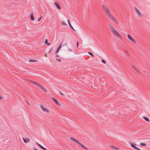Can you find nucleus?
<instances>
[{"label": "nucleus", "instance_id": "nucleus-1", "mask_svg": "<svg viewBox=\"0 0 150 150\" xmlns=\"http://www.w3.org/2000/svg\"><path fill=\"white\" fill-rule=\"evenodd\" d=\"M102 8L103 11L106 13L107 15L111 20L114 21L117 24H118V23L115 18H114L113 15L110 13V10L107 6L103 5L102 6Z\"/></svg>", "mask_w": 150, "mask_h": 150}, {"label": "nucleus", "instance_id": "nucleus-2", "mask_svg": "<svg viewBox=\"0 0 150 150\" xmlns=\"http://www.w3.org/2000/svg\"><path fill=\"white\" fill-rule=\"evenodd\" d=\"M30 81L32 83L34 84L35 85L38 86V87H39L41 89H42V90L45 91V92H47V91L41 85H40L39 83L35 82V81H32V80H30Z\"/></svg>", "mask_w": 150, "mask_h": 150}, {"label": "nucleus", "instance_id": "nucleus-3", "mask_svg": "<svg viewBox=\"0 0 150 150\" xmlns=\"http://www.w3.org/2000/svg\"><path fill=\"white\" fill-rule=\"evenodd\" d=\"M112 32L115 35L117 36L120 38H121V35L119 33H118L115 30L112 31Z\"/></svg>", "mask_w": 150, "mask_h": 150}, {"label": "nucleus", "instance_id": "nucleus-4", "mask_svg": "<svg viewBox=\"0 0 150 150\" xmlns=\"http://www.w3.org/2000/svg\"><path fill=\"white\" fill-rule=\"evenodd\" d=\"M112 32L115 35L117 36L120 38H121V35L119 33H118L115 30L112 31Z\"/></svg>", "mask_w": 150, "mask_h": 150}, {"label": "nucleus", "instance_id": "nucleus-5", "mask_svg": "<svg viewBox=\"0 0 150 150\" xmlns=\"http://www.w3.org/2000/svg\"><path fill=\"white\" fill-rule=\"evenodd\" d=\"M40 107L42 109V110L44 111L45 112H48L49 111V110L47 108H45L43 105H40Z\"/></svg>", "mask_w": 150, "mask_h": 150}, {"label": "nucleus", "instance_id": "nucleus-6", "mask_svg": "<svg viewBox=\"0 0 150 150\" xmlns=\"http://www.w3.org/2000/svg\"><path fill=\"white\" fill-rule=\"evenodd\" d=\"M127 37L129 39L132 41L133 42L135 43V40L129 34H127Z\"/></svg>", "mask_w": 150, "mask_h": 150}, {"label": "nucleus", "instance_id": "nucleus-7", "mask_svg": "<svg viewBox=\"0 0 150 150\" xmlns=\"http://www.w3.org/2000/svg\"><path fill=\"white\" fill-rule=\"evenodd\" d=\"M51 99L56 103L57 105L59 106H60L61 105V104L58 102L56 99L53 97H52Z\"/></svg>", "mask_w": 150, "mask_h": 150}, {"label": "nucleus", "instance_id": "nucleus-8", "mask_svg": "<svg viewBox=\"0 0 150 150\" xmlns=\"http://www.w3.org/2000/svg\"><path fill=\"white\" fill-rule=\"evenodd\" d=\"M54 4L58 9L59 10L61 9V7L59 4L57 3V2H55Z\"/></svg>", "mask_w": 150, "mask_h": 150}, {"label": "nucleus", "instance_id": "nucleus-9", "mask_svg": "<svg viewBox=\"0 0 150 150\" xmlns=\"http://www.w3.org/2000/svg\"><path fill=\"white\" fill-rule=\"evenodd\" d=\"M30 18H31V21H34L35 20V18H34V17L33 15V12H31V13Z\"/></svg>", "mask_w": 150, "mask_h": 150}, {"label": "nucleus", "instance_id": "nucleus-10", "mask_svg": "<svg viewBox=\"0 0 150 150\" xmlns=\"http://www.w3.org/2000/svg\"><path fill=\"white\" fill-rule=\"evenodd\" d=\"M79 145L82 147V148H83L85 150H88V148H87V147L84 146L81 143H80L79 144Z\"/></svg>", "mask_w": 150, "mask_h": 150}, {"label": "nucleus", "instance_id": "nucleus-11", "mask_svg": "<svg viewBox=\"0 0 150 150\" xmlns=\"http://www.w3.org/2000/svg\"><path fill=\"white\" fill-rule=\"evenodd\" d=\"M67 21H68V22L69 25V27H70V28L71 29H72V30H74V28H73L72 27V26L71 25V24L70 23V21L69 20H68Z\"/></svg>", "mask_w": 150, "mask_h": 150}, {"label": "nucleus", "instance_id": "nucleus-12", "mask_svg": "<svg viewBox=\"0 0 150 150\" xmlns=\"http://www.w3.org/2000/svg\"><path fill=\"white\" fill-rule=\"evenodd\" d=\"M110 148L115 150H118L119 149L118 148L115 147L113 145H110Z\"/></svg>", "mask_w": 150, "mask_h": 150}, {"label": "nucleus", "instance_id": "nucleus-13", "mask_svg": "<svg viewBox=\"0 0 150 150\" xmlns=\"http://www.w3.org/2000/svg\"><path fill=\"white\" fill-rule=\"evenodd\" d=\"M130 145H131V146L132 147H133V148H134V149H136L137 147L135 146H134V145H136V144H134V143H132V142H130Z\"/></svg>", "mask_w": 150, "mask_h": 150}, {"label": "nucleus", "instance_id": "nucleus-14", "mask_svg": "<svg viewBox=\"0 0 150 150\" xmlns=\"http://www.w3.org/2000/svg\"><path fill=\"white\" fill-rule=\"evenodd\" d=\"M136 11L137 13L139 15V16H142L141 13L140 12V11L138 9H136Z\"/></svg>", "mask_w": 150, "mask_h": 150}, {"label": "nucleus", "instance_id": "nucleus-15", "mask_svg": "<svg viewBox=\"0 0 150 150\" xmlns=\"http://www.w3.org/2000/svg\"><path fill=\"white\" fill-rule=\"evenodd\" d=\"M37 61V60L35 59H30L29 60V62H35Z\"/></svg>", "mask_w": 150, "mask_h": 150}, {"label": "nucleus", "instance_id": "nucleus-16", "mask_svg": "<svg viewBox=\"0 0 150 150\" xmlns=\"http://www.w3.org/2000/svg\"><path fill=\"white\" fill-rule=\"evenodd\" d=\"M143 118L147 122H149V120L148 118H147L146 117H143Z\"/></svg>", "mask_w": 150, "mask_h": 150}, {"label": "nucleus", "instance_id": "nucleus-17", "mask_svg": "<svg viewBox=\"0 0 150 150\" xmlns=\"http://www.w3.org/2000/svg\"><path fill=\"white\" fill-rule=\"evenodd\" d=\"M39 146L42 149L44 150H47V149L44 147H43L40 144L39 145Z\"/></svg>", "mask_w": 150, "mask_h": 150}, {"label": "nucleus", "instance_id": "nucleus-18", "mask_svg": "<svg viewBox=\"0 0 150 150\" xmlns=\"http://www.w3.org/2000/svg\"><path fill=\"white\" fill-rule=\"evenodd\" d=\"M132 67L134 69V70L137 72L138 73L137 70V69L135 67H134V65H132Z\"/></svg>", "mask_w": 150, "mask_h": 150}, {"label": "nucleus", "instance_id": "nucleus-19", "mask_svg": "<svg viewBox=\"0 0 150 150\" xmlns=\"http://www.w3.org/2000/svg\"><path fill=\"white\" fill-rule=\"evenodd\" d=\"M110 29L112 30V32L114 30H115L114 29L113 27L112 26V25H110Z\"/></svg>", "mask_w": 150, "mask_h": 150}, {"label": "nucleus", "instance_id": "nucleus-20", "mask_svg": "<svg viewBox=\"0 0 150 150\" xmlns=\"http://www.w3.org/2000/svg\"><path fill=\"white\" fill-rule=\"evenodd\" d=\"M88 54L89 55H91L92 57H94L93 54L92 53H91V52H88Z\"/></svg>", "mask_w": 150, "mask_h": 150}, {"label": "nucleus", "instance_id": "nucleus-21", "mask_svg": "<svg viewBox=\"0 0 150 150\" xmlns=\"http://www.w3.org/2000/svg\"><path fill=\"white\" fill-rule=\"evenodd\" d=\"M140 145L142 146H146V144L144 143H141Z\"/></svg>", "mask_w": 150, "mask_h": 150}, {"label": "nucleus", "instance_id": "nucleus-22", "mask_svg": "<svg viewBox=\"0 0 150 150\" xmlns=\"http://www.w3.org/2000/svg\"><path fill=\"white\" fill-rule=\"evenodd\" d=\"M62 43H61V44L59 45V46L58 48V49H59V50H60V49L62 47Z\"/></svg>", "mask_w": 150, "mask_h": 150}, {"label": "nucleus", "instance_id": "nucleus-23", "mask_svg": "<svg viewBox=\"0 0 150 150\" xmlns=\"http://www.w3.org/2000/svg\"><path fill=\"white\" fill-rule=\"evenodd\" d=\"M62 25H67V24L66 23L64 22H63V21L62 22Z\"/></svg>", "mask_w": 150, "mask_h": 150}, {"label": "nucleus", "instance_id": "nucleus-24", "mask_svg": "<svg viewBox=\"0 0 150 150\" xmlns=\"http://www.w3.org/2000/svg\"><path fill=\"white\" fill-rule=\"evenodd\" d=\"M53 50V48H52L49 51V53H50Z\"/></svg>", "mask_w": 150, "mask_h": 150}, {"label": "nucleus", "instance_id": "nucleus-25", "mask_svg": "<svg viewBox=\"0 0 150 150\" xmlns=\"http://www.w3.org/2000/svg\"><path fill=\"white\" fill-rule=\"evenodd\" d=\"M101 61H102V62L103 63H105H105H105V60H104V59H101Z\"/></svg>", "mask_w": 150, "mask_h": 150}, {"label": "nucleus", "instance_id": "nucleus-26", "mask_svg": "<svg viewBox=\"0 0 150 150\" xmlns=\"http://www.w3.org/2000/svg\"><path fill=\"white\" fill-rule=\"evenodd\" d=\"M23 141L25 143H26L27 142L26 139H25L24 138H23Z\"/></svg>", "mask_w": 150, "mask_h": 150}, {"label": "nucleus", "instance_id": "nucleus-27", "mask_svg": "<svg viewBox=\"0 0 150 150\" xmlns=\"http://www.w3.org/2000/svg\"><path fill=\"white\" fill-rule=\"evenodd\" d=\"M56 60L57 61H58L59 62H60L61 61V59H58V58H57L56 59Z\"/></svg>", "mask_w": 150, "mask_h": 150}, {"label": "nucleus", "instance_id": "nucleus-28", "mask_svg": "<svg viewBox=\"0 0 150 150\" xmlns=\"http://www.w3.org/2000/svg\"><path fill=\"white\" fill-rule=\"evenodd\" d=\"M75 142H76L77 143L79 144L80 143V142H79L78 141L76 140Z\"/></svg>", "mask_w": 150, "mask_h": 150}, {"label": "nucleus", "instance_id": "nucleus-29", "mask_svg": "<svg viewBox=\"0 0 150 150\" xmlns=\"http://www.w3.org/2000/svg\"><path fill=\"white\" fill-rule=\"evenodd\" d=\"M68 50L69 52H72V50H71V49H70V48H68Z\"/></svg>", "mask_w": 150, "mask_h": 150}, {"label": "nucleus", "instance_id": "nucleus-30", "mask_svg": "<svg viewBox=\"0 0 150 150\" xmlns=\"http://www.w3.org/2000/svg\"><path fill=\"white\" fill-rule=\"evenodd\" d=\"M71 139L73 141H75V140H76V139H74V138H72V137H71Z\"/></svg>", "mask_w": 150, "mask_h": 150}, {"label": "nucleus", "instance_id": "nucleus-31", "mask_svg": "<svg viewBox=\"0 0 150 150\" xmlns=\"http://www.w3.org/2000/svg\"><path fill=\"white\" fill-rule=\"evenodd\" d=\"M42 16H41L40 17V18H39L38 20V21H37L38 22L39 21L41 20V18H42Z\"/></svg>", "mask_w": 150, "mask_h": 150}, {"label": "nucleus", "instance_id": "nucleus-32", "mask_svg": "<svg viewBox=\"0 0 150 150\" xmlns=\"http://www.w3.org/2000/svg\"><path fill=\"white\" fill-rule=\"evenodd\" d=\"M59 93L60 95H62V96H64V94H63V93H62L61 92H60V91H59Z\"/></svg>", "mask_w": 150, "mask_h": 150}, {"label": "nucleus", "instance_id": "nucleus-33", "mask_svg": "<svg viewBox=\"0 0 150 150\" xmlns=\"http://www.w3.org/2000/svg\"><path fill=\"white\" fill-rule=\"evenodd\" d=\"M47 42H48V40H47V39H46L45 41V43L46 44L47 43Z\"/></svg>", "mask_w": 150, "mask_h": 150}, {"label": "nucleus", "instance_id": "nucleus-34", "mask_svg": "<svg viewBox=\"0 0 150 150\" xmlns=\"http://www.w3.org/2000/svg\"><path fill=\"white\" fill-rule=\"evenodd\" d=\"M59 50H59V49H57V51H56V53H58V52H59Z\"/></svg>", "mask_w": 150, "mask_h": 150}, {"label": "nucleus", "instance_id": "nucleus-35", "mask_svg": "<svg viewBox=\"0 0 150 150\" xmlns=\"http://www.w3.org/2000/svg\"><path fill=\"white\" fill-rule=\"evenodd\" d=\"M137 149V150H141V149H139V148H138L137 147H136V149Z\"/></svg>", "mask_w": 150, "mask_h": 150}, {"label": "nucleus", "instance_id": "nucleus-36", "mask_svg": "<svg viewBox=\"0 0 150 150\" xmlns=\"http://www.w3.org/2000/svg\"><path fill=\"white\" fill-rule=\"evenodd\" d=\"M79 43V41H78L77 42V44H76V45H77V47H78Z\"/></svg>", "mask_w": 150, "mask_h": 150}, {"label": "nucleus", "instance_id": "nucleus-37", "mask_svg": "<svg viewBox=\"0 0 150 150\" xmlns=\"http://www.w3.org/2000/svg\"><path fill=\"white\" fill-rule=\"evenodd\" d=\"M66 45H67V44L66 43H65L63 45V46H66Z\"/></svg>", "mask_w": 150, "mask_h": 150}, {"label": "nucleus", "instance_id": "nucleus-38", "mask_svg": "<svg viewBox=\"0 0 150 150\" xmlns=\"http://www.w3.org/2000/svg\"><path fill=\"white\" fill-rule=\"evenodd\" d=\"M26 140H27V142H29V140L28 139H26Z\"/></svg>", "mask_w": 150, "mask_h": 150}, {"label": "nucleus", "instance_id": "nucleus-39", "mask_svg": "<svg viewBox=\"0 0 150 150\" xmlns=\"http://www.w3.org/2000/svg\"><path fill=\"white\" fill-rule=\"evenodd\" d=\"M2 98V97L1 96V95H0V100Z\"/></svg>", "mask_w": 150, "mask_h": 150}, {"label": "nucleus", "instance_id": "nucleus-40", "mask_svg": "<svg viewBox=\"0 0 150 150\" xmlns=\"http://www.w3.org/2000/svg\"><path fill=\"white\" fill-rule=\"evenodd\" d=\"M36 144L39 146V145L40 144H39L38 143V142H36Z\"/></svg>", "mask_w": 150, "mask_h": 150}, {"label": "nucleus", "instance_id": "nucleus-41", "mask_svg": "<svg viewBox=\"0 0 150 150\" xmlns=\"http://www.w3.org/2000/svg\"><path fill=\"white\" fill-rule=\"evenodd\" d=\"M50 44V43H47V45H49Z\"/></svg>", "mask_w": 150, "mask_h": 150}, {"label": "nucleus", "instance_id": "nucleus-42", "mask_svg": "<svg viewBox=\"0 0 150 150\" xmlns=\"http://www.w3.org/2000/svg\"><path fill=\"white\" fill-rule=\"evenodd\" d=\"M134 8H135V10H136V9H137L135 7H134Z\"/></svg>", "mask_w": 150, "mask_h": 150}, {"label": "nucleus", "instance_id": "nucleus-43", "mask_svg": "<svg viewBox=\"0 0 150 150\" xmlns=\"http://www.w3.org/2000/svg\"><path fill=\"white\" fill-rule=\"evenodd\" d=\"M57 57H59V56H58V54H57Z\"/></svg>", "mask_w": 150, "mask_h": 150}, {"label": "nucleus", "instance_id": "nucleus-44", "mask_svg": "<svg viewBox=\"0 0 150 150\" xmlns=\"http://www.w3.org/2000/svg\"><path fill=\"white\" fill-rule=\"evenodd\" d=\"M34 150H38L37 149H35Z\"/></svg>", "mask_w": 150, "mask_h": 150}]
</instances>
